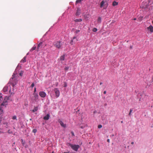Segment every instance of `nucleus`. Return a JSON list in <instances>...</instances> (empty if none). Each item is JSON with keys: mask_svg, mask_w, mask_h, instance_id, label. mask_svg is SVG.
<instances>
[{"mask_svg": "<svg viewBox=\"0 0 153 153\" xmlns=\"http://www.w3.org/2000/svg\"><path fill=\"white\" fill-rule=\"evenodd\" d=\"M17 78L16 75L14 73L10 80V83L11 84L13 87L16 84L17 81Z\"/></svg>", "mask_w": 153, "mask_h": 153, "instance_id": "obj_1", "label": "nucleus"}, {"mask_svg": "<svg viewBox=\"0 0 153 153\" xmlns=\"http://www.w3.org/2000/svg\"><path fill=\"white\" fill-rule=\"evenodd\" d=\"M68 146H70L71 149L76 152L77 151L78 149L79 148L80 146L78 145H73L70 143H68Z\"/></svg>", "mask_w": 153, "mask_h": 153, "instance_id": "obj_2", "label": "nucleus"}, {"mask_svg": "<svg viewBox=\"0 0 153 153\" xmlns=\"http://www.w3.org/2000/svg\"><path fill=\"white\" fill-rule=\"evenodd\" d=\"M38 95L37 94L33 93V96L30 98V99L32 102H34L37 101L38 99Z\"/></svg>", "mask_w": 153, "mask_h": 153, "instance_id": "obj_3", "label": "nucleus"}, {"mask_svg": "<svg viewBox=\"0 0 153 153\" xmlns=\"http://www.w3.org/2000/svg\"><path fill=\"white\" fill-rule=\"evenodd\" d=\"M53 45L58 49L60 48L61 46L60 41H57L54 42L53 43Z\"/></svg>", "mask_w": 153, "mask_h": 153, "instance_id": "obj_4", "label": "nucleus"}, {"mask_svg": "<svg viewBox=\"0 0 153 153\" xmlns=\"http://www.w3.org/2000/svg\"><path fill=\"white\" fill-rule=\"evenodd\" d=\"M56 96L57 97H58L59 96L60 92L59 90L57 88H55L54 90Z\"/></svg>", "mask_w": 153, "mask_h": 153, "instance_id": "obj_5", "label": "nucleus"}, {"mask_svg": "<svg viewBox=\"0 0 153 153\" xmlns=\"http://www.w3.org/2000/svg\"><path fill=\"white\" fill-rule=\"evenodd\" d=\"M39 94L42 97L44 98L46 96V93L44 91H40L39 92Z\"/></svg>", "mask_w": 153, "mask_h": 153, "instance_id": "obj_6", "label": "nucleus"}, {"mask_svg": "<svg viewBox=\"0 0 153 153\" xmlns=\"http://www.w3.org/2000/svg\"><path fill=\"white\" fill-rule=\"evenodd\" d=\"M78 41V40L76 38V37L74 36L73 37V39H72L70 42V43L71 45H72L73 44V42H77Z\"/></svg>", "mask_w": 153, "mask_h": 153, "instance_id": "obj_7", "label": "nucleus"}, {"mask_svg": "<svg viewBox=\"0 0 153 153\" xmlns=\"http://www.w3.org/2000/svg\"><path fill=\"white\" fill-rule=\"evenodd\" d=\"M58 122L64 128H65L66 125L65 124H64L63 123L61 120L60 119H59Z\"/></svg>", "mask_w": 153, "mask_h": 153, "instance_id": "obj_8", "label": "nucleus"}, {"mask_svg": "<svg viewBox=\"0 0 153 153\" xmlns=\"http://www.w3.org/2000/svg\"><path fill=\"white\" fill-rule=\"evenodd\" d=\"M147 28L150 32L152 33L153 32V27L152 25H150L149 27H148Z\"/></svg>", "mask_w": 153, "mask_h": 153, "instance_id": "obj_9", "label": "nucleus"}, {"mask_svg": "<svg viewBox=\"0 0 153 153\" xmlns=\"http://www.w3.org/2000/svg\"><path fill=\"white\" fill-rule=\"evenodd\" d=\"M42 42H40L39 44L38 45V46H37V51H39V49L40 48H42Z\"/></svg>", "mask_w": 153, "mask_h": 153, "instance_id": "obj_10", "label": "nucleus"}, {"mask_svg": "<svg viewBox=\"0 0 153 153\" xmlns=\"http://www.w3.org/2000/svg\"><path fill=\"white\" fill-rule=\"evenodd\" d=\"M9 89V87L8 86H5L3 89V91L4 92L7 91Z\"/></svg>", "mask_w": 153, "mask_h": 153, "instance_id": "obj_11", "label": "nucleus"}, {"mask_svg": "<svg viewBox=\"0 0 153 153\" xmlns=\"http://www.w3.org/2000/svg\"><path fill=\"white\" fill-rule=\"evenodd\" d=\"M49 117L50 115L48 114L46 115L44 117L43 119L45 120H47L49 119Z\"/></svg>", "mask_w": 153, "mask_h": 153, "instance_id": "obj_12", "label": "nucleus"}, {"mask_svg": "<svg viewBox=\"0 0 153 153\" xmlns=\"http://www.w3.org/2000/svg\"><path fill=\"white\" fill-rule=\"evenodd\" d=\"M38 106H36V107L34 106V109L31 111L32 112H34L35 111H37L38 110Z\"/></svg>", "mask_w": 153, "mask_h": 153, "instance_id": "obj_13", "label": "nucleus"}, {"mask_svg": "<svg viewBox=\"0 0 153 153\" xmlns=\"http://www.w3.org/2000/svg\"><path fill=\"white\" fill-rule=\"evenodd\" d=\"M80 11H81L79 8H78L76 13V16L79 15L80 13Z\"/></svg>", "mask_w": 153, "mask_h": 153, "instance_id": "obj_14", "label": "nucleus"}, {"mask_svg": "<svg viewBox=\"0 0 153 153\" xmlns=\"http://www.w3.org/2000/svg\"><path fill=\"white\" fill-rule=\"evenodd\" d=\"M105 3V1H102L100 4V7L101 8H102L104 5V4Z\"/></svg>", "mask_w": 153, "mask_h": 153, "instance_id": "obj_15", "label": "nucleus"}, {"mask_svg": "<svg viewBox=\"0 0 153 153\" xmlns=\"http://www.w3.org/2000/svg\"><path fill=\"white\" fill-rule=\"evenodd\" d=\"M60 60L61 61H63L65 60V55H63L60 57Z\"/></svg>", "mask_w": 153, "mask_h": 153, "instance_id": "obj_16", "label": "nucleus"}, {"mask_svg": "<svg viewBox=\"0 0 153 153\" xmlns=\"http://www.w3.org/2000/svg\"><path fill=\"white\" fill-rule=\"evenodd\" d=\"M118 4V3L115 1H114L112 3V5L113 6H115Z\"/></svg>", "mask_w": 153, "mask_h": 153, "instance_id": "obj_17", "label": "nucleus"}, {"mask_svg": "<svg viewBox=\"0 0 153 153\" xmlns=\"http://www.w3.org/2000/svg\"><path fill=\"white\" fill-rule=\"evenodd\" d=\"M101 22V18L100 17H99L97 19V22L98 23H100Z\"/></svg>", "mask_w": 153, "mask_h": 153, "instance_id": "obj_18", "label": "nucleus"}, {"mask_svg": "<svg viewBox=\"0 0 153 153\" xmlns=\"http://www.w3.org/2000/svg\"><path fill=\"white\" fill-rule=\"evenodd\" d=\"M82 21V20L81 19H76L74 20L75 22H80Z\"/></svg>", "mask_w": 153, "mask_h": 153, "instance_id": "obj_19", "label": "nucleus"}, {"mask_svg": "<svg viewBox=\"0 0 153 153\" xmlns=\"http://www.w3.org/2000/svg\"><path fill=\"white\" fill-rule=\"evenodd\" d=\"M36 46H33L30 50V51H33L35 50L36 48Z\"/></svg>", "mask_w": 153, "mask_h": 153, "instance_id": "obj_20", "label": "nucleus"}, {"mask_svg": "<svg viewBox=\"0 0 153 153\" xmlns=\"http://www.w3.org/2000/svg\"><path fill=\"white\" fill-rule=\"evenodd\" d=\"M21 62L23 63H24L26 62V57H24L21 60Z\"/></svg>", "mask_w": 153, "mask_h": 153, "instance_id": "obj_21", "label": "nucleus"}, {"mask_svg": "<svg viewBox=\"0 0 153 153\" xmlns=\"http://www.w3.org/2000/svg\"><path fill=\"white\" fill-rule=\"evenodd\" d=\"M82 1V0H77L76 1V4Z\"/></svg>", "mask_w": 153, "mask_h": 153, "instance_id": "obj_22", "label": "nucleus"}, {"mask_svg": "<svg viewBox=\"0 0 153 153\" xmlns=\"http://www.w3.org/2000/svg\"><path fill=\"white\" fill-rule=\"evenodd\" d=\"M97 28H94L93 29L92 31L94 32H96L97 31Z\"/></svg>", "mask_w": 153, "mask_h": 153, "instance_id": "obj_23", "label": "nucleus"}, {"mask_svg": "<svg viewBox=\"0 0 153 153\" xmlns=\"http://www.w3.org/2000/svg\"><path fill=\"white\" fill-rule=\"evenodd\" d=\"M12 119L13 120H17V119H16V115L13 116L12 117Z\"/></svg>", "mask_w": 153, "mask_h": 153, "instance_id": "obj_24", "label": "nucleus"}, {"mask_svg": "<svg viewBox=\"0 0 153 153\" xmlns=\"http://www.w3.org/2000/svg\"><path fill=\"white\" fill-rule=\"evenodd\" d=\"M3 111L2 110L1 108H0V115H1L3 113Z\"/></svg>", "mask_w": 153, "mask_h": 153, "instance_id": "obj_25", "label": "nucleus"}, {"mask_svg": "<svg viewBox=\"0 0 153 153\" xmlns=\"http://www.w3.org/2000/svg\"><path fill=\"white\" fill-rule=\"evenodd\" d=\"M132 111H133L132 109H130V111H129V113L128 114V115H131V113L132 112Z\"/></svg>", "mask_w": 153, "mask_h": 153, "instance_id": "obj_26", "label": "nucleus"}, {"mask_svg": "<svg viewBox=\"0 0 153 153\" xmlns=\"http://www.w3.org/2000/svg\"><path fill=\"white\" fill-rule=\"evenodd\" d=\"M7 133L9 134H12L13 133V132L10 130H9L7 131Z\"/></svg>", "mask_w": 153, "mask_h": 153, "instance_id": "obj_27", "label": "nucleus"}, {"mask_svg": "<svg viewBox=\"0 0 153 153\" xmlns=\"http://www.w3.org/2000/svg\"><path fill=\"white\" fill-rule=\"evenodd\" d=\"M37 132V130L35 129H34L33 130V132L34 133H36Z\"/></svg>", "mask_w": 153, "mask_h": 153, "instance_id": "obj_28", "label": "nucleus"}, {"mask_svg": "<svg viewBox=\"0 0 153 153\" xmlns=\"http://www.w3.org/2000/svg\"><path fill=\"white\" fill-rule=\"evenodd\" d=\"M69 68V67H65V71H67L68 70Z\"/></svg>", "mask_w": 153, "mask_h": 153, "instance_id": "obj_29", "label": "nucleus"}, {"mask_svg": "<svg viewBox=\"0 0 153 153\" xmlns=\"http://www.w3.org/2000/svg\"><path fill=\"white\" fill-rule=\"evenodd\" d=\"M102 126L101 125H99L98 126V128H101L102 127Z\"/></svg>", "mask_w": 153, "mask_h": 153, "instance_id": "obj_30", "label": "nucleus"}, {"mask_svg": "<svg viewBox=\"0 0 153 153\" xmlns=\"http://www.w3.org/2000/svg\"><path fill=\"white\" fill-rule=\"evenodd\" d=\"M80 32V30H76V31H75V33H78L79 32Z\"/></svg>", "mask_w": 153, "mask_h": 153, "instance_id": "obj_31", "label": "nucleus"}, {"mask_svg": "<svg viewBox=\"0 0 153 153\" xmlns=\"http://www.w3.org/2000/svg\"><path fill=\"white\" fill-rule=\"evenodd\" d=\"M23 74V73L22 72H20V73L19 74V75L20 76H22V75Z\"/></svg>", "mask_w": 153, "mask_h": 153, "instance_id": "obj_32", "label": "nucleus"}, {"mask_svg": "<svg viewBox=\"0 0 153 153\" xmlns=\"http://www.w3.org/2000/svg\"><path fill=\"white\" fill-rule=\"evenodd\" d=\"M34 86V84L33 83L31 85V87L32 88Z\"/></svg>", "mask_w": 153, "mask_h": 153, "instance_id": "obj_33", "label": "nucleus"}, {"mask_svg": "<svg viewBox=\"0 0 153 153\" xmlns=\"http://www.w3.org/2000/svg\"><path fill=\"white\" fill-rule=\"evenodd\" d=\"M36 91V88H34V93H35Z\"/></svg>", "mask_w": 153, "mask_h": 153, "instance_id": "obj_34", "label": "nucleus"}, {"mask_svg": "<svg viewBox=\"0 0 153 153\" xmlns=\"http://www.w3.org/2000/svg\"><path fill=\"white\" fill-rule=\"evenodd\" d=\"M71 133L72 134V136H74V132H71Z\"/></svg>", "mask_w": 153, "mask_h": 153, "instance_id": "obj_35", "label": "nucleus"}, {"mask_svg": "<svg viewBox=\"0 0 153 153\" xmlns=\"http://www.w3.org/2000/svg\"><path fill=\"white\" fill-rule=\"evenodd\" d=\"M107 141L108 142V143H109L110 142V140L109 139H107Z\"/></svg>", "mask_w": 153, "mask_h": 153, "instance_id": "obj_36", "label": "nucleus"}, {"mask_svg": "<svg viewBox=\"0 0 153 153\" xmlns=\"http://www.w3.org/2000/svg\"><path fill=\"white\" fill-rule=\"evenodd\" d=\"M106 91H105L104 92V94H106Z\"/></svg>", "mask_w": 153, "mask_h": 153, "instance_id": "obj_37", "label": "nucleus"}, {"mask_svg": "<svg viewBox=\"0 0 153 153\" xmlns=\"http://www.w3.org/2000/svg\"><path fill=\"white\" fill-rule=\"evenodd\" d=\"M21 141H22V143L23 144V140L22 139H21Z\"/></svg>", "mask_w": 153, "mask_h": 153, "instance_id": "obj_38", "label": "nucleus"}, {"mask_svg": "<svg viewBox=\"0 0 153 153\" xmlns=\"http://www.w3.org/2000/svg\"><path fill=\"white\" fill-rule=\"evenodd\" d=\"M67 86V85L66 84H65L64 85V87H66Z\"/></svg>", "mask_w": 153, "mask_h": 153, "instance_id": "obj_39", "label": "nucleus"}, {"mask_svg": "<svg viewBox=\"0 0 153 153\" xmlns=\"http://www.w3.org/2000/svg\"><path fill=\"white\" fill-rule=\"evenodd\" d=\"M9 92H10V87H9Z\"/></svg>", "mask_w": 153, "mask_h": 153, "instance_id": "obj_40", "label": "nucleus"}, {"mask_svg": "<svg viewBox=\"0 0 153 153\" xmlns=\"http://www.w3.org/2000/svg\"><path fill=\"white\" fill-rule=\"evenodd\" d=\"M133 20H136V18H134L133 19Z\"/></svg>", "mask_w": 153, "mask_h": 153, "instance_id": "obj_41", "label": "nucleus"}, {"mask_svg": "<svg viewBox=\"0 0 153 153\" xmlns=\"http://www.w3.org/2000/svg\"><path fill=\"white\" fill-rule=\"evenodd\" d=\"M134 142H132L131 143V144H132V145H133V144H134Z\"/></svg>", "mask_w": 153, "mask_h": 153, "instance_id": "obj_42", "label": "nucleus"}, {"mask_svg": "<svg viewBox=\"0 0 153 153\" xmlns=\"http://www.w3.org/2000/svg\"><path fill=\"white\" fill-rule=\"evenodd\" d=\"M132 46H131L130 47V48L131 49H132Z\"/></svg>", "mask_w": 153, "mask_h": 153, "instance_id": "obj_43", "label": "nucleus"}, {"mask_svg": "<svg viewBox=\"0 0 153 153\" xmlns=\"http://www.w3.org/2000/svg\"><path fill=\"white\" fill-rule=\"evenodd\" d=\"M102 84V82H101L100 83V85H101Z\"/></svg>", "mask_w": 153, "mask_h": 153, "instance_id": "obj_44", "label": "nucleus"}, {"mask_svg": "<svg viewBox=\"0 0 153 153\" xmlns=\"http://www.w3.org/2000/svg\"><path fill=\"white\" fill-rule=\"evenodd\" d=\"M121 123H123V121H122L121 122Z\"/></svg>", "mask_w": 153, "mask_h": 153, "instance_id": "obj_45", "label": "nucleus"}, {"mask_svg": "<svg viewBox=\"0 0 153 153\" xmlns=\"http://www.w3.org/2000/svg\"><path fill=\"white\" fill-rule=\"evenodd\" d=\"M64 153H68L65 152Z\"/></svg>", "mask_w": 153, "mask_h": 153, "instance_id": "obj_46", "label": "nucleus"}, {"mask_svg": "<svg viewBox=\"0 0 153 153\" xmlns=\"http://www.w3.org/2000/svg\"><path fill=\"white\" fill-rule=\"evenodd\" d=\"M152 24H153V21H152Z\"/></svg>", "mask_w": 153, "mask_h": 153, "instance_id": "obj_47", "label": "nucleus"}]
</instances>
